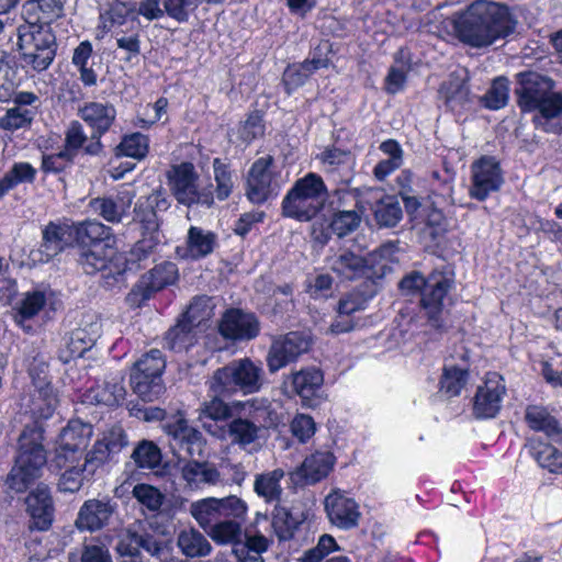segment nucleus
<instances>
[{
	"label": "nucleus",
	"mask_w": 562,
	"mask_h": 562,
	"mask_svg": "<svg viewBox=\"0 0 562 562\" xmlns=\"http://www.w3.org/2000/svg\"><path fill=\"white\" fill-rule=\"evenodd\" d=\"M452 26L461 43L482 48L510 36L516 31L517 20L505 3L473 0L453 14Z\"/></svg>",
	"instance_id": "1"
},
{
	"label": "nucleus",
	"mask_w": 562,
	"mask_h": 562,
	"mask_svg": "<svg viewBox=\"0 0 562 562\" xmlns=\"http://www.w3.org/2000/svg\"><path fill=\"white\" fill-rule=\"evenodd\" d=\"M552 78L526 70L516 75L515 95L521 113H533L532 124L547 134L562 135V93Z\"/></svg>",
	"instance_id": "2"
},
{
	"label": "nucleus",
	"mask_w": 562,
	"mask_h": 562,
	"mask_svg": "<svg viewBox=\"0 0 562 562\" xmlns=\"http://www.w3.org/2000/svg\"><path fill=\"white\" fill-rule=\"evenodd\" d=\"M456 276L447 266L434 268L427 276L418 270L406 273L398 282L405 296L418 297V306L429 325L436 329L443 326L445 301L453 290Z\"/></svg>",
	"instance_id": "3"
},
{
	"label": "nucleus",
	"mask_w": 562,
	"mask_h": 562,
	"mask_svg": "<svg viewBox=\"0 0 562 562\" xmlns=\"http://www.w3.org/2000/svg\"><path fill=\"white\" fill-rule=\"evenodd\" d=\"M72 241L79 249L78 263L88 276L109 269L115 254L113 229L99 221L72 222Z\"/></svg>",
	"instance_id": "4"
},
{
	"label": "nucleus",
	"mask_w": 562,
	"mask_h": 562,
	"mask_svg": "<svg viewBox=\"0 0 562 562\" xmlns=\"http://www.w3.org/2000/svg\"><path fill=\"white\" fill-rule=\"evenodd\" d=\"M44 432V428L35 422L25 425L19 437L14 464L5 480L8 487L15 493L26 492L42 475L47 463Z\"/></svg>",
	"instance_id": "5"
},
{
	"label": "nucleus",
	"mask_w": 562,
	"mask_h": 562,
	"mask_svg": "<svg viewBox=\"0 0 562 562\" xmlns=\"http://www.w3.org/2000/svg\"><path fill=\"white\" fill-rule=\"evenodd\" d=\"M327 186L321 175L307 172L294 181L281 202V215L296 222H311L324 209Z\"/></svg>",
	"instance_id": "6"
},
{
	"label": "nucleus",
	"mask_w": 562,
	"mask_h": 562,
	"mask_svg": "<svg viewBox=\"0 0 562 562\" xmlns=\"http://www.w3.org/2000/svg\"><path fill=\"white\" fill-rule=\"evenodd\" d=\"M263 384L265 372L261 364L245 357L217 368L209 381V390L224 395H250L259 392Z\"/></svg>",
	"instance_id": "7"
},
{
	"label": "nucleus",
	"mask_w": 562,
	"mask_h": 562,
	"mask_svg": "<svg viewBox=\"0 0 562 562\" xmlns=\"http://www.w3.org/2000/svg\"><path fill=\"white\" fill-rule=\"evenodd\" d=\"M24 24L18 27V46L24 68L36 72L46 70L55 59L57 52L56 35L52 25L24 18Z\"/></svg>",
	"instance_id": "8"
},
{
	"label": "nucleus",
	"mask_w": 562,
	"mask_h": 562,
	"mask_svg": "<svg viewBox=\"0 0 562 562\" xmlns=\"http://www.w3.org/2000/svg\"><path fill=\"white\" fill-rule=\"evenodd\" d=\"M274 158L265 155L257 158L247 171L245 179V196L252 205H263L274 200L280 192L277 172L272 170Z\"/></svg>",
	"instance_id": "9"
},
{
	"label": "nucleus",
	"mask_w": 562,
	"mask_h": 562,
	"mask_svg": "<svg viewBox=\"0 0 562 562\" xmlns=\"http://www.w3.org/2000/svg\"><path fill=\"white\" fill-rule=\"evenodd\" d=\"M92 426L80 419H70L66 427L63 428L58 437V447L55 456L50 461V467L61 470L68 463H79L86 456L92 436Z\"/></svg>",
	"instance_id": "10"
},
{
	"label": "nucleus",
	"mask_w": 562,
	"mask_h": 562,
	"mask_svg": "<svg viewBox=\"0 0 562 562\" xmlns=\"http://www.w3.org/2000/svg\"><path fill=\"white\" fill-rule=\"evenodd\" d=\"M247 509L245 501L236 495H229L223 498L206 497L193 502L190 513L206 532L228 518H246Z\"/></svg>",
	"instance_id": "11"
},
{
	"label": "nucleus",
	"mask_w": 562,
	"mask_h": 562,
	"mask_svg": "<svg viewBox=\"0 0 562 562\" xmlns=\"http://www.w3.org/2000/svg\"><path fill=\"white\" fill-rule=\"evenodd\" d=\"M78 116L91 130L87 155L100 156L104 151L102 137L108 134L116 123V108L105 101H89L78 109Z\"/></svg>",
	"instance_id": "12"
},
{
	"label": "nucleus",
	"mask_w": 562,
	"mask_h": 562,
	"mask_svg": "<svg viewBox=\"0 0 562 562\" xmlns=\"http://www.w3.org/2000/svg\"><path fill=\"white\" fill-rule=\"evenodd\" d=\"M324 371L315 366H307L291 372L284 382L293 397H299L304 408H318L326 400Z\"/></svg>",
	"instance_id": "13"
},
{
	"label": "nucleus",
	"mask_w": 562,
	"mask_h": 562,
	"mask_svg": "<svg viewBox=\"0 0 562 562\" xmlns=\"http://www.w3.org/2000/svg\"><path fill=\"white\" fill-rule=\"evenodd\" d=\"M504 376L496 371L485 373L483 383L477 386L472 398V415L477 420L495 418L501 409L506 395Z\"/></svg>",
	"instance_id": "14"
},
{
	"label": "nucleus",
	"mask_w": 562,
	"mask_h": 562,
	"mask_svg": "<svg viewBox=\"0 0 562 562\" xmlns=\"http://www.w3.org/2000/svg\"><path fill=\"white\" fill-rule=\"evenodd\" d=\"M471 186L469 195L484 202L493 192L501 190L504 172L501 161L491 155H482L471 164Z\"/></svg>",
	"instance_id": "15"
},
{
	"label": "nucleus",
	"mask_w": 562,
	"mask_h": 562,
	"mask_svg": "<svg viewBox=\"0 0 562 562\" xmlns=\"http://www.w3.org/2000/svg\"><path fill=\"white\" fill-rule=\"evenodd\" d=\"M220 335L231 341H249L260 334V323L252 312H245L238 307H229L218 322Z\"/></svg>",
	"instance_id": "16"
},
{
	"label": "nucleus",
	"mask_w": 562,
	"mask_h": 562,
	"mask_svg": "<svg viewBox=\"0 0 562 562\" xmlns=\"http://www.w3.org/2000/svg\"><path fill=\"white\" fill-rule=\"evenodd\" d=\"M311 341L303 333L290 331L276 338L267 355V366L271 373L286 367L310 349Z\"/></svg>",
	"instance_id": "17"
},
{
	"label": "nucleus",
	"mask_w": 562,
	"mask_h": 562,
	"mask_svg": "<svg viewBox=\"0 0 562 562\" xmlns=\"http://www.w3.org/2000/svg\"><path fill=\"white\" fill-rule=\"evenodd\" d=\"M317 159L335 184H351L356 176V157L350 149L328 145L317 155Z\"/></svg>",
	"instance_id": "18"
},
{
	"label": "nucleus",
	"mask_w": 562,
	"mask_h": 562,
	"mask_svg": "<svg viewBox=\"0 0 562 562\" xmlns=\"http://www.w3.org/2000/svg\"><path fill=\"white\" fill-rule=\"evenodd\" d=\"M324 509L329 522L341 530L359 526L361 512L355 498L342 491H333L324 501Z\"/></svg>",
	"instance_id": "19"
},
{
	"label": "nucleus",
	"mask_w": 562,
	"mask_h": 562,
	"mask_svg": "<svg viewBox=\"0 0 562 562\" xmlns=\"http://www.w3.org/2000/svg\"><path fill=\"white\" fill-rule=\"evenodd\" d=\"M25 512L30 517V531H47L55 517V504L48 486L37 485L25 497Z\"/></svg>",
	"instance_id": "20"
},
{
	"label": "nucleus",
	"mask_w": 562,
	"mask_h": 562,
	"mask_svg": "<svg viewBox=\"0 0 562 562\" xmlns=\"http://www.w3.org/2000/svg\"><path fill=\"white\" fill-rule=\"evenodd\" d=\"M199 341L196 324L190 310L180 313L162 336V348L175 353L188 352Z\"/></svg>",
	"instance_id": "21"
},
{
	"label": "nucleus",
	"mask_w": 562,
	"mask_h": 562,
	"mask_svg": "<svg viewBox=\"0 0 562 562\" xmlns=\"http://www.w3.org/2000/svg\"><path fill=\"white\" fill-rule=\"evenodd\" d=\"M167 180L176 201L181 205L191 207L199 181V173L193 162L182 161L171 166L167 172Z\"/></svg>",
	"instance_id": "22"
},
{
	"label": "nucleus",
	"mask_w": 562,
	"mask_h": 562,
	"mask_svg": "<svg viewBox=\"0 0 562 562\" xmlns=\"http://www.w3.org/2000/svg\"><path fill=\"white\" fill-rule=\"evenodd\" d=\"M170 203L161 189L153 190L148 195L137 199L134 206V222L139 224L140 231L160 232L161 220L159 212L169 209Z\"/></svg>",
	"instance_id": "23"
},
{
	"label": "nucleus",
	"mask_w": 562,
	"mask_h": 562,
	"mask_svg": "<svg viewBox=\"0 0 562 562\" xmlns=\"http://www.w3.org/2000/svg\"><path fill=\"white\" fill-rule=\"evenodd\" d=\"M70 246H74L72 223L67 224L50 221L42 229L38 260L48 262Z\"/></svg>",
	"instance_id": "24"
},
{
	"label": "nucleus",
	"mask_w": 562,
	"mask_h": 562,
	"mask_svg": "<svg viewBox=\"0 0 562 562\" xmlns=\"http://www.w3.org/2000/svg\"><path fill=\"white\" fill-rule=\"evenodd\" d=\"M116 509L111 498L87 499L79 509L76 527L79 530L97 531L106 526Z\"/></svg>",
	"instance_id": "25"
},
{
	"label": "nucleus",
	"mask_w": 562,
	"mask_h": 562,
	"mask_svg": "<svg viewBox=\"0 0 562 562\" xmlns=\"http://www.w3.org/2000/svg\"><path fill=\"white\" fill-rule=\"evenodd\" d=\"M217 235L212 231L191 225L187 233L186 247H177V255L183 259L200 260L217 247Z\"/></svg>",
	"instance_id": "26"
},
{
	"label": "nucleus",
	"mask_w": 562,
	"mask_h": 562,
	"mask_svg": "<svg viewBox=\"0 0 562 562\" xmlns=\"http://www.w3.org/2000/svg\"><path fill=\"white\" fill-rule=\"evenodd\" d=\"M164 429L190 457L194 456L196 449L200 450L203 440L202 434L191 427L183 415L179 414L169 418L164 424Z\"/></svg>",
	"instance_id": "27"
},
{
	"label": "nucleus",
	"mask_w": 562,
	"mask_h": 562,
	"mask_svg": "<svg viewBox=\"0 0 562 562\" xmlns=\"http://www.w3.org/2000/svg\"><path fill=\"white\" fill-rule=\"evenodd\" d=\"M525 447L537 464L552 474H562V451L540 437L527 438Z\"/></svg>",
	"instance_id": "28"
},
{
	"label": "nucleus",
	"mask_w": 562,
	"mask_h": 562,
	"mask_svg": "<svg viewBox=\"0 0 562 562\" xmlns=\"http://www.w3.org/2000/svg\"><path fill=\"white\" fill-rule=\"evenodd\" d=\"M524 422L535 432H542L549 439L562 436V426L548 407L538 404H529L525 408Z\"/></svg>",
	"instance_id": "29"
},
{
	"label": "nucleus",
	"mask_w": 562,
	"mask_h": 562,
	"mask_svg": "<svg viewBox=\"0 0 562 562\" xmlns=\"http://www.w3.org/2000/svg\"><path fill=\"white\" fill-rule=\"evenodd\" d=\"M234 408L244 419L254 420L255 426L261 431L276 426L274 409L267 398H250L247 401H235Z\"/></svg>",
	"instance_id": "30"
},
{
	"label": "nucleus",
	"mask_w": 562,
	"mask_h": 562,
	"mask_svg": "<svg viewBox=\"0 0 562 562\" xmlns=\"http://www.w3.org/2000/svg\"><path fill=\"white\" fill-rule=\"evenodd\" d=\"M126 390L120 382L95 383L81 395L82 404L117 407L125 400Z\"/></svg>",
	"instance_id": "31"
},
{
	"label": "nucleus",
	"mask_w": 562,
	"mask_h": 562,
	"mask_svg": "<svg viewBox=\"0 0 562 562\" xmlns=\"http://www.w3.org/2000/svg\"><path fill=\"white\" fill-rule=\"evenodd\" d=\"M448 110L462 114L471 109L473 95L465 81L449 80L442 82L438 90Z\"/></svg>",
	"instance_id": "32"
},
{
	"label": "nucleus",
	"mask_w": 562,
	"mask_h": 562,
	"mask_svg": "<svg viewBox=\"0 0 562 562\" xmlns=\"http://www.w3.org/2000/svg\"><path fill=\"white\" fill-rule=\"evenodd\" d=\"M334 456L329 452H315L304 459L296 474L307 484L325 479L334 468Z\"/></svg>",
	"instance_id": "33"
},
{
	"label": "nucleus",
	"mask_w": 562,
	"mask_h": 562,
	"mask_svg": "<svg viewBox=\"0 0 562 562\" xmlns=\"http://www.w3.org/2000/svg\"><path fill=\"white\" fill-rule=\"evenodd\" d=\"M364 188L350 187V184H336L330 192L327 190V206L329 211H350V209H361L367 211L362 196Z\"/></svg>",
	"instance_id": "34"
},
{
	"label": "nucleus",
	"mask_w": 562,
	"mask_h": 562,
	"mask_svg": "<svg viewBox=\"0 0 562 562\" xmlns=\"http://www.w3.org/2000/svg\"><path fill=\"white\" fill-rule=\"evenodd\" d=\"M329 267L339 279L352 281L366 274L368 261L351 250H345L330 259Z\"/></svg>",
	"instance_id": "35"
},
{
	"label": "nucleus",
	"mask_w": 562,
	"mask_h": 562,
	"mask_svg": "<svg viewBox=\"0 0 562 562\" xmlns=\"http://www.w3.org/2000/svg\"><path fill=\"white\" fill-rule=\"evenodd\" d=\"M63 15V0H29L23 7L24 18L47 25H52Z\"/></svg>",
	"instance_id": "36"
},
{
	"label": "nucleus",
	"mask_w": 562,
	"mask_h": 562,
	"mask_svg": "<svg viewBox=\"0 0 562 562\" xmlns=\"http://www.w3.org/2000/svg\"><path fill=\"white\" fill-rule=\"evenodd\" d=\"M40 148L43 150L40 170L45 176L66 175L74 167L76 158L64 148H60L56 153H46L53 148V146L48 144V140H45Z\"/></svg>",
	"instance_id": "37"
},
{
	"label": "nucleus",
	"mask_w": 562,
	"mask_h": 562,
	"mask_svg": "<svg viewBox=\"0 0 562 562\" xmlns=\"http://www.w3.org/2000/svg\"><path fill=\"white\" fill-rule=\"evenodd\" d=\"M212 168L216 200L220 202L226 201L234 192L237 179L236 171L227 158L220 157L213 159Z\"/></svg>",
	"instance_id": "38"
},
{
	"label": "nucleus",
	"mask_w": 562,
	"mask_h": 562,
	"mask_svg": "<svg viewBox=\"0 0 562 562\" xmlns=\"http://www.w3.org/2000/svg\"><path fill=\"white\" fill-rule=\"evenodd\" d=\"M469 379V367L445 364L439 378V390L448 398L458 397L467 386Z\"/></svg>",
	"instance_id": "39"
},
{
	"label": "nucleus",
	"mask_w": 562,
	"mask_h": 562,
	"mask_svg": "<svg viewBox=\"0 0 562 562\" xmlns=\"http://www.w3.org/2000/svg\"><path fill=\"white\" fill-rule=\"evenodd\" d=\"M223 435L231 439L233 445L245 448L254 443L260 437V430L254 420L244 419L243 416L234 417L226 427L222 428Z\"/></svg>",
	"instance_id": "40"
},
{
	"label": "nucleus",
	"mask_w": 562,
	"mask_h": 562,
	"mask_svg": "<svg viewBox=\"0 0 562 562\" xmlns=\"http://www.w3.org/2000/svg\"><path fill=\"white\" fill-rule=\"evenodd\" d=\"M266 113L263 110L255 109L249 111L245 120H241L237 125V138L241 144L248 146L255 140L263 138L267 131L265 120Z\"/></svg>",
	"instance_id": "41"
},
{
	"label": "nucleus",
	"mask_w": 562,
	"mask_h": 562,
	"mask_svg": "<svg viewBox=\"0 0 562 562\" xmlns=\"http://www.w3.org/2000/svg\"><path fill=\"white\" fill-rule=\"evenodd\" d=\"M150 138L140 132H133L122 136L121 142L114 148L117 158L127 157L143 160L149 153Z\"/></svg>",
	"instance_id": "42"
},
{
	"label": "nucleus",
	"mask_w": 562,
	"mask_h": 562,
	"mask_svg": "<svg viewBox=\"0 0 562 562\" xmlns=\"http://www.w3.org/2000/svg\"><path fill=\"white\" fill-rule=\"evenodd\" d=\"M372 211L379 227H395L403 217V211L396 195H383L374 203Z\"/></svg>",
	"instance_id": "43"
},
{
	"label": "nucleus",
	"mask_w": 562,
	"mask_h": 562,
	"mask_svg": "<svg viewBox=\"0 0 562 562\" xmlns=\"http://www.w3.org/2000/svg\"><path fill=\"white\" fill-rule=\"evenodd\" d=\"M93 55V45L85 40L75 47L71 57V64L79 71V79L85 87H94L98 83V74L92 66H88L89 59Z\"/></svg>",
	"instance_id": "44"
},
{
	"label": "nucleus",
	"mask_w": 562,
	"mask_h": 562,
	"mask_svg": "<svg viewBox=\"0 0 562 562\" xmlns=\"http://www.w3.org/2000/svg\"><path fill=\"white\" fill-rule=\"evenodd\" d=\"M100 20L105 31H111L127 22H136L135 3L114 0L104 12L100 13Z\"/></svg>",
	"instance_id": "45"
},
{
	"label": "nucleus",
	"mask_w": 562,
	"mask_h": 562,
	"mask_svg": "<svg viewBox=\"0 0 562 562\" xmlns=\"http://www.w3.org/2000/svg\"><path fill=\"white\" fill-rule=\"evenodd\" d=\"M131 458L135 467L142 470L154 471L160 468L162 463L161 449L156 442L148 439H143L136 443Z\"/></svg>",
	"instance_id": "46"
},
{
	"label": "nucleus",
	"mask_w": 562,
	"mask_h": 562,
	"mask_svg": "<svg viewBox=\"0 0 562 562\" xmlns=\"http://www.w3.org/2000/svg\"><path fill=\"white\" fill-rule=\"evenodd\" d=\"M329 228L339 238H344L353 233L361 223L366 211L361 209H350V211H329Z\"/></svg>",
	"instance_id": "47"
},
{
	"label": "nucleus",
	"mask_w": 562,
	"mask_h": 562,
	"mask_svg": "<svg viewBox=\"0 0 562 562\" xmlns=\"http://www.w3.org/2000/svg\"><path fill=\"white\" fill-rule=\"evenodd\" d=\"M181 552L188 558H201L210 554L212 547L207 539L198 530H182L177 540Z\"/></svg>",
	"instance_id": "48"
},
{
	"label": "nucleus",
	"mask_w": 562,
	"mask_h": 562,
	"mask_svg": "<svg viewBox=\"0 0 562 562\" xmlns=\"http://www.w3.org/2000/svg\"><path fill=\"white\" fill-rule=\"evenodd\" d=\"M130 385L135 394L143 401L151 402L165 391L162 379H154V375L131 371Z\"/></svg>",
	"instance_id": "49"
},
{
	"label": "nucleus",
	"mask_w": 562,
	"mask_h": 562,
	"mask_svg": "<svg viewBox=\"0 0 562 562\" xmlns=\"http://www.w3.org/2000/svg\"><path fill=\"white\" fill-rule=\"evenodd\" d=\"M160 232L140 231V238L132 246L127 252L126 262L139 265L156 252L160 245Z\"/></svg>",
	"instance_id": "50"
},
{
	"label": "nucleus",
	"mask_w": 562,
	"mask_h": 562,
	"mask_svg": "<svg viewBox=\"0 0 562 562\" xmlns=\"http://www.w3.org/2000/svg\"><path fill=\"white\" fill-rule=\"evenodd\" d=\"M142 278L157 293L178 281L179 270L176 263L164 261L156 265Z\"/></svg>",
	"instance_id": "51"
},
{
	"label": "nucleus",
	"mask_w": 562,
	"mask_h": 562,
	"mask_svg": "<svg viewBox=\"0 0 562 562\" xmlns=\"http://www.w3.org/2000/svg\"><path fill=\"white\" fill-rule=\"evenodd\" d=\"M509 99V81L506 77L499 76L493 79L491 87L480 98L484 109L497 111L505 108Z\"/></svg>",
	"instance_id": "52"
},
{
	"label": "nucleus",
	"mask_w": 562,
	"mask_h": 562,
	"mask_svg": "<svg viewBox=\"0 0 562 562\" xmlns=\"http://www.w3.org/2000/svg\"><path fill=\"white\" fill-rule=\"evenodd\" d=\"M245 518H228L215 525L206 533L217 544L241 543V524Z\"/></svg>",
	"instance_id": "53"
},
{
	"label": "nucleus",
	"mask_w": 562,
	"mask_h": 562,
	"mask_svg": "<svg viewBox=\"0 0 562 562\" xmlns=\"http://www.w3.org/2000/svg\"><path fill=\"white\" fill-rule=\"evenodd\" d=\"M90 137H88L82 124L72 120L64 132L63 148L72 155L76 159L82 154L87 155L86 148L89 146Z\"/></svg>",
	"instance_id": "54"
},
{
	"label": "nucleus",
	"mask_w": 562,
	"mask_h": 562,
	"mask_svg": "<svg viewBox=\"0 0 562 562\" xmlns=\"http://www.w3.org/2000/svg\"><path fill=\"white\" fill-rule=\"evenodd\" d=\"M88 206L94 214L112 224L121 223L126 214L125 207L120 206L111 196L93 198L89 201Z\"/></svg>",
	"instance_id": "55"
},
{
	"label": "nucleus",
	"mask_w": 562,
	"mask_h": 562,
	"mask_svg": "<svg viewBox=\"0 0 562 562\" xmlns=\"http://www.w3.org/2000/svg\"><path fill=\"white\" fill-rule=\"evenodd\" d=\"M35 112L21 106H13L0 116V130L13 133L19 130L30 128L34 121Z\"/></svg>",
	"instance_id": "56"
},
{
	"label": "nucleus",
	"mask_w": 562,
	"mask_h": 562,
	"mask_svg": "<svg viewBox=\"0 0 562 562\" xmlns=\"http://www.w3.org/2000/svg\"><path fill=\"white\" fill-rule=\"evenodd\" d=\"M283 475L281 469L258 475L255 480V492L268 502L278 501L282 493L280 481Z\"/></svg>",
	"instance_id": "57"
},
{
	"label": "nucleus",
	"mask_w": 562,
	"mask_h": 562,
	"mask_svg": "<svg viewBox=\"0 0 562 562\" xmlns=\"http://www.w3.org/2000/svg\"><path fill=\"white\" fill-rule=\"evenodd\" d=\"M231 396L232 395L213 393L212 398L203 403L201 416L213 422L231 420L234 416V412H236L234 403L229 405L224 401L225 397Z\"/></svg>",
	"instance_id": "58"
},
{
	"label": "nucleus",
	"mask_w": 562,
	"mask_h": 562,
	"mask_svg": "<svg viewBox=\"0 0 562 562\" xmlns=\"http://www.w3.org/2000/svg\"><path fill=\"white\" fill-rule=\"evenodd\" d=\"M166 369V358L159 349H150L134 363L132 371L154 375V379H162Z\"/></svg>",
	"instance_id": "59"
},
{
	"label": "nucleus",
	"mask_w": 562,
	"mask_h": 562,
	"mask_svg": "<svg viewBox=\"0 0 562 562\" xmlns=\"http://www.w3.org/2000/svg\"><path fill=\"white\" fill-rule=\"evenodd\" d=\"M91 458L86 456L85 463H68L67 467H63L65 471L61 473L58 481V490L60 492L75 493L78 492L83 482V471L88 462H90Z\"/></svg>",
	"instance_id": "60"
},
{
	"label": "nucleus",
	"mask_w": 562,
	"mask_h": 562,
	"mask_svg": "<svg viewBox=\"0 0 562 562\" xmlns=\"http://www.w3.org/2000/svg\"><path fill=\"white\" fill-rule=\"evenodd\" d=\"M299 522L292 513L284 507H277L272 515V527L280 541L291 540Z\"/></svg>",
	"instance_id": "61"
},
{
	"label": "nucleus",
	"mask_w": 562,
	"mask_h": 562,
	"mask_svg": "<svg viewBox=\"0 0 562 562\" xmlns=\"http://www.w3.org/2000/svg\"><path fill=\"white\" fill-rule=\"evenodd\" d=\"M203 0H162L166 15L178 23H187Z\"/></svg>",
	"instance_id": "62"
},
{
	"label": "nucleus",
	"mask_w": 562,
	"mask_h": 562,
	"mask_svg": "<svg viewBox=\"0 0 562 562\" xmlns=\"http://www.w3.org/2000/svg\"><path fill=\"white\" fill-rule=\"evenodd\" d=\"M311 77L306 68L301 63H293L286 66L282 74V86L284 92L291 95L299 88L304 86L307 79Z\"/></svg>",
	"instance_id": "63"
},
{
	"label": "nucleus",
	"mask_w": 562,
	"mask_h": 562,
	"mask_svg": "<svg viewBox=\"0 0 562 562\" xmlns=\"http://www.w3.org/2000/svg\"><path fill=\"white\" fill-rule=\"evenodd\" d=\"M46 305V295L42 291L26 292L18 306V315L22 321L36 316Z\"/></svg>",
	"instance_id": "64"
}]
</instances>
